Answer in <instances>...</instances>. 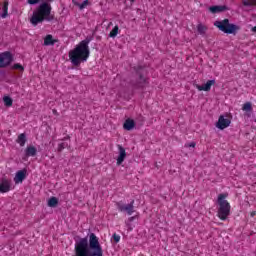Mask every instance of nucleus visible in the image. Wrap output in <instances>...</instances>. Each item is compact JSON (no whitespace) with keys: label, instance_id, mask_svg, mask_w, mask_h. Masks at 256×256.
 Instances as JSON below:
<instances>
[{"label":"nucleus","instance_id":"1","mask_svg":"<svg viewBox=\"0 0 256 256\" xmlns=\"http://www.w3.org/2000/svg\"><path fill=\"white\" fill-rule=\"evenodd\" d=\"M41 1H44L41 3ZM53 0H27L28 5H37L41 3L36 10L33 12L30 18V23L34 27H37L39 23L43 21H53V16H51V4Z\"/></svg>","mask_w":256,"mask_h":256},{"label":"nucleus","instance_id":"2","mask_svg":"<svg viewBox=\"0 0 256 256\" xmlns=\"http://www.w3.org/2000/svg\"><path fill=\"white\" fill-rule=\"evenodd\" d=\"M93 41V37H86L73 50L69 51V59L74 67H79L81 63H85L91 55L89 43Z\"/></svg>","mask_w":256,"mask_h":256},{"label":"nucleus","instance_id":"3","mask_svg":"<svg viewBox=\"0 0 256 256\" xmlns=\"http://www.w3.org/2000/svg\"><path fill=\"white\" fill-rule=\"evenodd\" d=\"M228 194L222 193L218 195L217 203L219 205L218 217L221 221H227L229 215H231V204L227 202Z\"/></svg>","mask_w":256,"mask_h":256},{"label":"nucleus","instance_id":"4","mask_svg":"<svg viewBox=\"0 0 256 256\" xmlns=\"http://www.w3.org/2000/svg\"><path fill=\"white\" fill-rule=\"evenodd\" d=\"M134 71H136V81L132 82V86L135 89H143L149 85V81H147V78L145 77V73H147V70L143 66H136L134 67Z\"/></svg>","mask_w":256,"mask_h":256},{"label":"nucleus","instance_id":"5","mask_svg":"<svg viewBox=\"0 0 256 256\" xmlns=\"http://www.w3.org/2000/svg\"><path fill=\"white\" fill-rule=\"evenodd\" d=\"M214 26L217 27L219 31H222V33H226V35H235V33L241 29L239 26L229 23V19L227 18L214 22Z\"/></svg>","mask_w":256,"mask_h":256},{"label":"nucleus","instance_id":"6","mask_svg":"<svg viewBox=\"0 0 256 256\" xmlns=\"http://www.w3.org/2000/svg\"><path fill=\"white\" fill-rule=\"evenodd\" d=\"M116 207L120 213L131 215L135 212V200H132L129 204H123L121 201L116 202Z\"/></svg>","mask_w":256,"mask_h":256},{"label":"nucleus","instance_id":"7","mask_svg":"<svg viewBox=\"0 0 256 256\" xmlns=\"http://www.w3.org/2000/svg\"><path fill=\"white\" fill-rule=\"evenodd\" d=\"M13 63V54L11 52L6 51L4 53L0 54V67H8V65H11Z\"/></svg>","mask_w":256,"mask_h":256},{"label":"nucleus","instance_id":"8","mask_svg":"<svg viewBox=\"0 0 256 256\" xmlns=\"http://www.w3.org/2000/svg\"><path fill=\"white\" fill-rule=\"evenodd\" d=\"M11 191V180L6 177L0 179V193H9Z\"/></svg>","mask_w":256,"mask_h":256},{"label":"nucleus","instance_id":"9","mask_svg":"<svg viewBox=\"0 0 256 256\" xmlns=\"http://www.w3.org/2000/svg\"><path fill=\"white\" fill-rule=\"evenodd\" d=\"M231 125V120L228 118H225L224 115H221L218 119V122L216 123V127L223 131V129H227Z\"/></svg>","mask_w":256,"mask_h":256},{"label":"nucleus","instance_id":"10","mask_svg":"<svg viewBox=\"0 0 256 256\" xmlns=\"http://www.w3.org/2000/svg\"><path fill=\"white\" fill-rule=\"evenodd\" d=\"M117 148L119 151V155L117 158V165H122L123 161H125V158L127 157V152L120 144L117 145Z\"/></svg>","mask_w":256,"mask_h":256},{"label":"nucleus","instance_id":"11","mask_svg":"<svg viewBox=\"0 0 256 256\" xmlns=\"http://www.w3.org/2000/svg\"><path fill=\"white\" fill-rule=\"evenodd\" d=\"M26 177H27V170H19L14 177V183H23Z\"/></svg>","mask_w":256,"mask_h":256},{"label":"nucleus","instance_id":"12","mask_svg":"<svg viewBox=\"0 0 256 256\" xmlns=\"http://www.w3.org/2000/svg\"><path fill=\"white\" fill-rule=\"evenodd\" d=\"M215 85V80H208L204 85H197L198 91H211V86Z\"/></svg>","mask_w":256,"mask_h":256},{"label":"nucleus","instance_id":"13","mask_svg":"<svg viewBox=\"0 0 256 256\" xmlns=\"http://www.w3.org/2000/svg\"><path fill=\"white\" fill-rule=\"evenodd\" d=\"M125 131H133L135 129V120L128 118L123 124Z\"/></svg>","mask_w":256,"mask_h":256},{"label":"nucleus","instance_id":"14","mask_svg":"<svg viewBox=\"0 0 256 256\" xmlns=\"http://www.w3.org/2000/svg\"><path fill=\"white\" fill-rule=\"evenodd\" d=\"M209 11L212 13H223L224 11H229V7L222 5V6H211Z\"/></svg>","mask_w":256,"mask_h":256},{"label":"nucleus","instance_id":"15","mask_svg":"<svg viewBox=\"0 0 256 256\" xmlns=\"http://www.w3.org/2000/svg\"><path fill=\"white\" fill-rule=\"evenodd\" d=\"M26 157H35L37 155V148L35 146H28L25 150Z\"/></svg>","mask_w":256,"mask_h":256},{"label":"nucleus","instance_id":"16","mask_svg":"<svg viewBox=\"0 0 256 256\" xmlns=\"http://www.w3.org/2000/svg\"><path fill=\"white\" fill-rule=\"evenodd\" d=\"M16 142L19 143L20 147H25V144L27 143V135L25 133L20 134Z\"/></svg>","mask_w":256,"mask_h":256},{"label":"nucleus","instance_id":"17","mask_svg":"<svg viewBox=\"0 0 256 256\" xmlns=\"http://www.w3.org/2000/svg\"><path fill=\"white\" fill-rule=\"evenodd\" d=\"M57 40H53V35L48 34L44 39V45L49 47V45H55Z\"/></svg>","mask_w":256,"mask_h":256},{"label":"nucleus","instance_id":"18","mask_svg":"<svg viewBox=\"0 0 256 256\" xmlns=\"http://www.w3.org/2000/svg\"><path fill=\"white\" fill-rule=\"evenodd\" d=\"M2 11H3V13L0 14V17H1L2 19H5V18L7 17V15H8V11H9V2H8V1H5V2H4Z\"/></svg>","mask_w":256,"mask_h":256},{"label":"nucleus","instance_id":"19","mask_svg":"<svg viewBox=\"0 0 256 256\" xmlns=\"http://www.w3.org/2000/svg\"><path fill=\"white\" fill-rule=\"evenodd\" d=\"M57 205H59V199H57L55 196H52L48 200V207H57Z\"/></svg>","mask_w":256,"mask_h":256},{"label":"nucleus","instance_id":"20","mask_svg":"<svg viewBox=\"0 0 256 256\" xmlns=\"http://www.w3.org/2000/svg\"><path fill=\"white\" fill-rule=\"evenodd\" d=\"M207 26H205V25H203V24H201V23H199L198 25H197V31H198V33L200 34V35H205V33H207Z\"/></svg>","mask_w":256,"mask_h":256},{"label":"nucleus","instance_id":"21","mask_svg":"<svg viewBox=\"0 0 256 256\" xmlns=\"http://www.w3.org/2000/svg\"><path fill=\"white\" fill-rule=\"evenodd\" d=\"M119 34V26H115L112 31H110L109 33V37H111L112 39H115V37H117V35Z\"/></svg>","mask_w":256,"mask_h":256},{"label":"nucleus","instance_id":"22","mask_svg":"<svg viewBox=\"0 0 256 256\" xmlns=\"http://www.w3.org/2000/svg\"><path fill=\"white\" fill-rule=\"evenodd\" d=\"M3 101H4V105H5L6 107H12V105H13V99H12L11 97L5 96V97L3 98Z\"/></svg>","mask_w":256,"mask_h":256},{"label":"nucleus","instance_id":"23","mask_svg":"<svg viewBox=\"0 0 256 256\" xmlns=\"http://www.w3.org/2000/svg\"><path fill=\"white\" fill-rule=\"evenodd\" d=\"M67 147H69L67 142L60 143L57 148L58 153H61V151H63V149H67Z\"/></svg>","mask_w":256,"mask_h":256},{"label":"nucleus","instance_id":"24","mask_svg":"<svg viewBox=\"0 0 256 256\" xmlns=\"http://www.w3.org/2000/svg\"><path fill=\"white\" fill-rule=\"evenodd\" d=\"M243 111H252L253 107L251 106V102H246L243 107H242Z\"/></svg>","mask_w":256,"mask_h":256},{"label":"nucleus","instance_id":"25","mask_svg":"<svg viewBox=\"0 0 256 256\" xmlns=\"http://www.w3.org/2000/svg\"><path fill=\"white\" fill-rule=\"evenodd\" d=\"M12 69H18L19 71H25V68L21 64H14Z\"/></svg>","mask_w":256,"mask_h":256},{"label":"nucleus","instance_id":"26","mask_svg":"<svg viewBox=\"0 0 256 256\" xmlns=\"http://www.w3.org/2000/svg\"><path fill=\"white\" fill-rule=\"evenodd\" d=\"M112 239H114L115 243H119V241H121V236L117 235L116 233H114L112 235Z\"/></svg>","mask_w":256,"mask_h":256},{"label":"nucleus","instance_id":"27","mask_svg":"<svg viewBox=\"0 0 256 256\" xmlns=\"http://www.w3.org/2000/svg\"><path fill=\"white\" fill-rule=\"evenodd\" d=\"M242 4L245 6V7H252V3H251V0H243L242 1Z\"/></svg>","mask_w":256,"mask_h":256},{"label":"nucleus","instance_id":"28","mask_svg":"<svg viewBox=\"0 0 256 256\" xmlns=\"http://www.w3.org/2000/svg\"><path fill=\"white\" fill-rule=\"evenodd\" d=\"M89 3V0H85L82 4L79 5L80 9H85V6Z\"/></svg>","mask_w":256,"mask_h":256},{"label":"nucleus","instance_id":"29","mask_svg":"<svg viewBox=\"0 0 256 256\" xmlns=\"http://www.w3.org/2000/svg\"><path fill=\"white\" fill-rule=\"evenodd\" d=\"M196 145H197V143H195V142H190V143H188V144H185V147H193V148H195Z\"/></svg>","mask_w":256,"mask_h":256},{"label":"nucleus","instance_id":"30","mask_svg":"<svg viewBox=\"0 0 256 256\" xmlns=\"http://www.w3.org/2000/svg\"><path fill=\"white\" fill-rule=\"evenodd\" d=\"M128 221H129L130 223H132V221H135V216H132V217L128 218Z\"/></svg>","mask_w":256,"mask_h":256},{"label":"nucleus","instance_id":"31","mask_svg":"<svg viewBox=\"0 0 256 256\" xmlns=\"http://www.w3.org/2000/svg\"><path fill=\"white\" fill-rule=\"evenodd\" d=\"M250 3H252L251 5L253 7L254 5H256V0H250Z\"/></svg>","mask_w":256,"mask_h":256},{"label":"nucleus","instance_id":"32","mask_svg":"<svg viewBox=\"0 0 256 256\" xmlns=\"http://www.w3.org/2000/svg\"><path fill=\"white\" fill-rule=\"evenodd\" d=\"M256 215V211H252L251 213H250V216L251 217H254Z\"/></svg>","mask_w":256,"mask_h":256},{"label":"nucleus","instance_id":"33","mask_svg":"<svg viewBox=\"0 0 256 256\" xmlns=\"http://www.w3.org/2000/svg\"><path fill=\"white\" fill-rule=\"evenodd\" d=\"M67 139H71V137L70 136H66V137H64L63 141H67Z\"/></svg>","mask_w":256,"mask_h":256},{"label":"nucleus","instance_id":"34","mask_svg":"<svg viewBox=\"0 0 256 256\" xmlns=\"http://www.w3.org/2000/svg\"><path fill=\"white\" fill-rule=\"evenodd\" d=\"M252 31H254V33H256V26H254V27L252 28Z\"/></svg>","mask_w":256,"mask_h":256},{"label":"nucleus","instance_id":"35","mask_svg":"<svg viewBox=\"0 0 256 256\" xmlns=\"http://www.w3.org/2000/svg\"><path fill=\"white\" fill-rule=\"evenodd\" d=\"M53 114H54V115H57V110H53Z\"/></svg>","mask_w":256,"mask_h":256},{"label":"nucleus","instance_id":"36","mask_svg":"<svg viewBox=\"0 0 256 256\" xmlns=\"http://www.w3.org/2000/svg\"><path fill=\"white\" fill-rule=\"evenodd\" d=\"M130 1H135V0H130Z\"/></svg>","mask_w":256,"mask_h":256}]
</instances>
